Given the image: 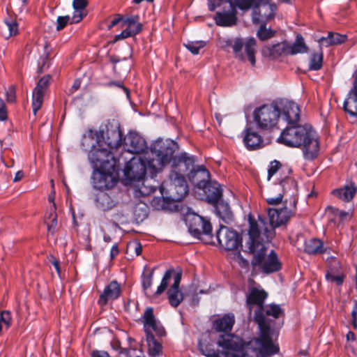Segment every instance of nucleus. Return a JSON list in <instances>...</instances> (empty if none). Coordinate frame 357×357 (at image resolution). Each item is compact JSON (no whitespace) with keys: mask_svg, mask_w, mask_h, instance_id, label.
I'll use <instances>...</instances> for the list:
<instances>
[{"mask_svg":"<svg viewBox=\"0 0 357 357\" xmlns=\"http://www.w3.org/2000/svg\"><path fill=\"white\" fill-rule=\"evenodd\" d=\"M323 53L321 50L319 52L313 53L311 55L309 69L310 70H319L322 67Z\"/></svg>","mask_w":357,"mask_h":357,"instance_id":"nucleus-44","label":"nucleus"},{"mask_svg":"<svg viewBox=\"0 0 357 357\" xmlns=\"http://www.w3.org/2000/svg\"><path fill=\"white\" fill-rule=\"evenodd\" d=\"M194 162L192 157L184 154L181 156L178 164V171L175 169L172 170L169 174V183H162L161 191L165 188H168L170 197L175 201H180L183 199L188 192V187L181 172H184L188 165H192Z\"/></svg>","mask_w":357,"mask_h":357,"instance_id":"nucleus-5","label":"nucleus"},{"mask_svg":"<svg viewBox=\"0 0 357 357\" xmlns=\"http://www.w3.org/2000/svg\"><path fill=\"white\" fill-rule=\"evenodd\" d=\"M105 143L112 149H117L122 144V132L119 126L107 128Z\"/></svg>","mask_w":357,"mask_h":357,"instance_id":"nucleus-32","label":"nucleus"},{"mask_svg":"<svg viewBox=\"0 0 357 357\" xmlns=\"http://www.w3.org/2000/svg\"><path fill=\"white\" fill-rule=\"evenodd\" d=\"M260 27L257 31V37L261 40H266L274 36L275 32L271 29H266V24H260Z\"/></svg>","mask_w":357,"mask_h":357,"instance_id":"nucleus-47","label":"nucleus"},{"mask_svg":"<svg viewBox=\"0 0 357 357\" xmlns=\"http://www.w3.org/2000/svg\"><path fill=\"white\" fill-rule=\"evenodd\" d=\"M216 344L219 347L222 349L220 352H241L244 349V346L247 344L243 343L242 340L238 337L229 333H222L219 335L217 338Z\"/></svg>","mask_w":357,"mask_h":357,"instance_id":"nucleus-17","label":"nucleus"},{"mask_svg":"<svg viewBox=\"0 0 357 357\" xmlns=\"http://www.w3.org/2000/svg\"><path fill=\"white\" fill-rule=\"evenodd\" d=\"M351 317L354 328L357 329V301H355V305L351 312Z\"/></svg>","mask_w":357,"mask_h":357,"instance_id":"nucleus-61","label":"nucleus"},{"mask_svg":"<svg viewBox=\"0 0 357 357\" xmlns=\"http://www.w3.org/2000/svg\"><path fill=\"white\" fill-rule=\"evenodd\" d=\"M86 12L85 10L82 9H74V13L72 16L71 23H78L79 22L84 16H86Z\"/></svg>","mask_w":357,"mask_h":357,"instance_id":"nucleus-53","label":"nucleus"},{"mask_svg":"<svg viewBox=\"0 0 357 357\" xmlns=\"http://www.w3.org/2000/svg\"><path fill=\"white\" fill-rule=\"evenodd\" d=\"M213 204L215 207L217 215L224 223L229 225L233 222L234 215L227 203L222 201H218L217 203Z\"/></svg>","mask_w":357,"mask_h":357,"instance_id":"nucleus-33","label":"nucleus"},{"mask_svg":"<svg viewBox=\"0 0 357 357\" xmlns=\"http://www.w3.org/2000/svg\"><path fill=\"white\" fill-rule=\"evenodd\" d=\"M280 169L284 174H290L291 172L290 167L288 166L282 167L279 161L275 160L271 162L268 169V180H270L271 178Z\"/></svg>","mask_w":357,"mask_h":357,"instance_id":"nucleus-41","label":"nucleus"},{"mask_svg":"<svg viewBox=\"0 0 357 357\" xmlns=\"http://www.w3.org/2000/svg\"><path fill=\"white\" fill-rule=\"evenodd\" d=\"M206 45L204 41L188 42L185 45V47L193 54H198L199 50Z\"/></svg>","mask_w":357,"mask_h":357,"instance_id":"nucleus-48","label":"nucleus"},{"mask_svg":"<svg viewBox=\"0 0 357 357\" xmlns=\"http://www.w3.org/2000/svg\"><path fill=\"white\" fill-rule=\"evenodd\" d=\"M231 45L235 56L241 61L245 59V56L242 50L244 47L248 61L252 66L255 65L257 41L254 38H249L245 41H243L242 38H236L231 42Z\"/></svg>","mask_w":357,"mask_h":357,"instance_id":"nucleus-15","label":"nucleus"},{"mask_svg":"<svg viewBox=\"0 0 357 357\" xmlns=\"http://www.w3.org/2000/svg\"><path fill=\"white\" fill-rule=\"evenodd\" d=\"M153 277V269L151 270L149 273L143 272L142 275V283L144 291H146L152 285V280Z\"/></svg>","mask_w":357,"mask_h":357,"instance_id":"nucleus-49","label":"nucleus"},{"mask_svg":"<svg viewBox=\"0 0 357 357\" xmlns=\"http://www.w3.org/2000/svg\"><path fill=\"white\" fill-rule=\"evenodd\" d=\"M87 3V0H73V6L74 9L85 10Z\"/></svg>","mask_w":357,"mask_h":357,"instance_id":"nucleus-56","label":"nucleus"},{"mask_svg":"<svg viewBox=\"0 0 357 357\" xmlns=\"http://www.w3.org/2000/svg\"><path fill=\"white\" fill-rule=\"evenodd\" d=\"M89 160L94 170L109 171L116 165V161L111 151L105 148L96 149L93 145L89 153Z\"/></svg>","mask_w":357,"mask_h":357,"instance_id":"nucleus-13","label":"nucleus"},{"mask_svg":"<svg viewBox=\"0 0 357 357\" xmlns=\"http://www.w3.org/2000/svg\"><path fill=\"white\" fill-rule=\"evenodd\" d=\"M16 91L14 85H10L6 90V100L8 102H15L16 98Z\"/></svg>","mask_w":357,"mask_h":357,"instance_id":"nucleus-54","label":"nucleus"},{"mask_svg":"<svg viewBox=\"0 0 357 357\" xmlns=\"http://www.w3.org/2000/svg\"><path fill=\"white\" fill-rule=\"evenodd\" d=\"M10 319V312H9L3 311L1 312V317H0L1 323L3 322L6 324L9 325Z\"/></svg>","mask_w":357,"mask_h":357,"instance_id":"nucleus-63","label":"nucleus"},{"mask_svg":"<svg viewBox=\"0 0 357 357\" xmlns=\"http://www.w3.org/2000/svg\"><path fill=\"white\" fill-rule=\"evenodd\" d=\"M45 223L49 232L53 234L57 227V215L56 213L55 204L52 205L45 215Z\"/></svg>","mask_w":357,"mask_h":357,"instance_id":"nucleus-37","label":"nucleus"},{"mask_svg":"<svg viewBox=\"0 0 357 357\" xmlns=\"http://www.w3.org/2000/svg\"><path fill=\"white\" fill-rule=\"evenodd\" d=\"M237 12L232 1H227L222 10L215 13L214 20L220 26H232L237 22Z\"/></svg>","mask_w":357,"mask_h":357,"instance_id":"nucleus-19","label":"nucleus"},{"mask_svg":"<svg viewBox=\"0 0 357 357\" xmlns=\"http://www.w3.org/2000/svg\"><path fill=\"white\" fill-rule=\"evenodd\" d=\"M114 167L109 170H93V185L100 190L110 189L117 183V179L112 175Z\"/></svg>","mask_w":357,"mask_h":357,"instance_id":"nucleus-18","label":"nucleus"},{"mask_svg":"<svg viewBox=\"0 0 357 357\" xmlns=\"http://www.w3.org/2000/svg\"><path fill=\"white\" fill-rule=\"evenodd\" d=\"M279 119L285 121L288 125L297 124L300 120V108L298 105L286 99L276 102Z\"/></svg>","mask_w":357,"mask_h":357,"instance_id":"nucleus-16","label":"nucleus"},{"mask_svg":"<svg viewBox=\"0 0 357 357\" xmlns=\"http://www.w3.org/2000/svg\"><path fill=\"white\" fill-rule=\"evenodd\" d=\"M50 75L43 77L33 91L32 109L34 114L40 109L43 102V96L50 82Z\"/></svg>","mask_w":357,"mask_h":357,"instance_id":"nucleus-21","label":"nucleus"},{"mask_svg":"<svg viewBox=\"0 0 357 357\" xmlns=\"http://www.w3.org/2000/svg\"><path fill=\"white\" fill-rule=\"evenodd\" d=\"M198 347L201 353L207 357H220L221 355V352L215 350L210 344L199 341Z\"/></svg>","mask_w":357,"mask_h":357,"instance_id":"nucleus-42","label":"nucleus"},{"mask_svg":"<svg viewBox=\"0 0 357 357\" xmlns=\"http://www.w3.org/2000/svg\"><path fill=\"white\" fill-rule=\"evenodd\" d=\"M235 319L233 314H225L222 317L213 321V328L217 332L229 333L234 324Z\"/></svg>","mask_w":357,"mask_h":357,"instance_id":"nucleus-30","label":"nucleus"},{"mask_svg":"<svg viewBox=\"0 0 357 357\" xmlns=\"http://www.w3.org/2000/svg\"><path fill=\"white\" fill-rule=\"evenodd\" d=\"M239 247H223L222 252L228 253V255L233 259H238L239 260V265L243 268H248L249 266V261L243 258L241 254Z\"/></svg>","mask_w":357,"mask_h":357,"instance_id":"nucleus-39","label":"nucleus"},{"mask_svg":"<svg viewBox=\"0 0 357 357\" xmlns=\"http://www.w3.org/2000/svg\"><path fill=\"white\" fill-rule=\"evenodd\" d=\"M283 195L282 194L280 193L277 197H268L266 199V202L270 205H278L282 201Z\"/></svg>","mask_w":357,"mask_h":357,"instance_id":"nucleus-57","label":"nucleus"},{"mask_svg":"<svg viewBox=\"0 0 357 357\" xmlns=\"http://www.w3.org/2000/svg\"><path fill=\"white\" fill-rule=\"evenodd\" d=\"M146 147L145 140L138 134L130 132L124 137V148L128 153H139Z\"/></svg>","mask_w":357,"mask_h":357,"instance_id":"nucleus-22","label":"nucleus"},{"mask_svg":"<svg viewBox=\"0 0 357 357\" xmlns=\"http://www.w3.org/2000/svg\"><path fill=\"white\" fill-rule=\"evenodd\" d=\"M356 192V185L354 183H351L342 188L334 190L333 195L344 202H349L353 199Z\"/></svg>","mask_w":357,"mask_h":357,"instance_id":"nucleus-34","label":"nucleus"},{"mask_svg":"<svg viewBox=\"0 0 357 357\" xmlns=\"http://www.w3.org/2000/svg\"><path fill=\"white\" fill-rule=\"evenodd\" d=\"M268 294L263 289L256 287L250 289L246 297V305L249 309V314H251L253 307H257L255 311L254 320L257 323L259 330V337L266 340H272L271 337V324L266 317L271 316L275 319L283 314L280 306L276 304L264 305Z\"/></svg>","mask_w":357,"mask_h":357,"instance_id":"nucleus-2","label":"nucleus"},{"mask_svg":"<svg viewBox=\"0 0 357 357\" xmlns=\"http://www.w3.org/2000/svg\"><path fill=\"white\" fill-rule=\"evenodd\" d=\"M276 9V5L273 0H257L252 10L253 23L266 24L274 18Z\"/></svg>","mask_w":357,"mask_h":357,"instance_id":"nucleus-14","label":"nucleus"},{"mask_svg":"<svg viewBox=\"0 0 357 357\" xmlns=\"http://www.w3.org/2000/svg\"><path fill=\"white\" fill-rule=\"evenodd\" d=\"M278 351V346L274 344L272 340H266L259 337L248 342L241 352H221L220 357H266Z\"/></svg>","mask_w":357,"mask_h":357,"instance_id":"nucleus-8","label":"nucleus"},{"mask_svg":"<svg viewBox=\"0 0 357 357\" xmlns=\"http://www.w3.org/2000/svg\"><path fill=\"white\" fill-rule=\"evenodd\" d=\"M123 27L126 29L121 33L116 36V40H123L129 37L138 34L142 30V24L139 22V17L138 15H131L124 18Z\"/></svg>","mask_w":357,"mask_h":357,"instance_id":"nucleus-20","label":"nucleus"},{"mask_svg":"<svg viewBox=\"0 0 357 357\" xmlns=\"http://www.w3.org/2000/svg\"><path fill=\"white\" fill-rule=\"evenodd\" d=\"M210 174L203 165L194 167L188 174L189 180L199 189L205 186L209 178Z\"/></svg>","mask_w":357,"mask_h":357,"instance_id":"nucleus-24","label":"nucleus"},{"mask_svg":"<svg viewBox=\"0 0 357 357\" xmlns=\"http://www.w3.org/2000/svg\"><path fill=\"white\" fill-rule=\"evenodd\" d=\"M50 66V52L47 46L45 47V50L43 56L38 61V70L40 73L43 72Z\"/></svg>","mask_w":357,"mask_h":357,"instance_id":"nucleus-46","label":"nucleus"},{"mask_svg":"<svg viewBox=\"0 0 357 357\" xmlns=\"http://www.w3.org/2000/svg\"><path fill=\"white\" fill-rule=\"evenodd\" d=\"M326 211L328 215H333L334 221L344 222L350 220L353 215L351 209L348 211H343L333 206H328Z\"/></svg>","mask_w":357,"mask_h":357,"instance_id":"nucleus-38","label":"nucleus"},{"mask_svg":"<svg viewBox=\"0 0 357 357\" xmlns=\"http://www.w3.org/2000/svg\"><path fill=\"white\" fill-rule=\"evenodd\" d=\"M288 53L291 55L306 53L308 47L305 43L304 38L301 34L296 36L294 43L291 45L288 44Z\"/></svg>","mask_w":357,"mask_h":357,"instance_id":"nucleus-36","label":"nucleus"},{"mask_svg":"<svg viewBox=\"0 0 357 357\" xmlns=\"http://www.w3.org/2000/svg\"><path fill=\"white\" fill-rule=\"evenodd\" d=\"M244 132L243 142L248 149L254 150L262 146L263 139L257 132L251 128H247Z\"/></svg>","mask_w":357,"mask_h":357,"instance_id":"nucleus-29","label":"nucleus"},{"mask_svg":"<svg viewBox=\"0 0 357 357\" xmlns=\"http://www.w3.org/2000/svg\"><path fill=\"white\" fill-rule=\"evenodd\" d=\"M91 357H110L109 354L105 351L102 350H93L91 353Z\"/></svg>","mask_w":357,"mask_h":357,"instance_id":"nucleus-62","label":"nucleus"},{"mask_svg":"<svg viewBox=\"0 0 357 357\" xmlns=\"http://www.w3.org/2000/svg\"><path fill=\"white\" fill-rule=\"evenodd\" d=\"M190 234L195 238L203 240L204 237L211 236L212 225L210 221L199 215L188 213L185 218Z\"/></svg>","mask_w":357,"mask_h":357,"instance_id":"nucleus-12","label":"nucleus"},{"mask_svg":"<svg viewBox=\"0 0 357 357\" xmlns=\"http://www.w3.org/2000/svg\"><path fill=\"white\" fill-rule=\"evenodd\" d=\"M109 86H116L117 87L121 88L126 93L127 95L129 93L128 89L125 87L121 82H111L108 84Z\"/></svg>","mask_w":357,"mask_h":357,"instance_id":"nucleus-64","label":"nucleus"},{"mask_svg":"<svg viewBox=\"0 0 357 357\" xmlns=\"http://www.w3.org/2000/svg\"><path fill=\"white\" fill-rule=\"evenodd\" d=\"M296 202H294L291 208L284 206L280 208H269L267 209L270 225H266L264 220H261L263 224V227H259L260 238H261V245H264L271 241L275 236V228L287 225L296 213Z\"/></svg>","mask_w":357,"mask_h":357,"instance_id":"nucleus-4","label":"nucleus"},{"mask_svg":"<svg viewBox=\"0 0 357 357\" xmlns=\"http://www.w3.org/2000/svg\"><path fill=\"white\" fill-rule=\"evenodd\" d=\"M259 225L252 220H250V227L248 231H242L241 234L227 226L220 225L216 231L215 238L220 245H243L244 242L246 245H261Z\"/></svg>","mask_w":357,"mask_h":357,"instance_id":"nucleus-3","label":"nucleus"},{"mask_svg":"<svg viewBox=\"0 0 357 357\" xmlns=\"http://www.w3.org/2000/svg\"><path fill=\"white\" fill-rule=\"evenodd\" d=\"M149 161V158L146 155L133 156L124 167V174L126 178L130 181H139L144 178L146 174H149L153 177L158 172L152 171Z\"/></svg>","mask_w":357,"mask_h":357,"instance_id":"nucleus-10","label":"nucleus"},{"mask_svg":"<svg viewBox=\"0 0 357 357\" xmlns=\"http://www.w3.org/2000/svg\"><path fill=\"white\" fill-rule=\"evenodd\" d=\"M120 294V284L116 281H112L105 287L104 291L100 294L98 303L105 305L109 300L116 299Z\"/></svg>","mask_w":357,"mask_h":357,"instance_id":"nucleus-27","label":"nucleus"},{"mask_svg":"<svg viewBox=\"0 0 357 357\" xmlns=\"http://www.w3.org/2000/svg\"><path fill=\"white\" fill-rule=\"evenodd\" d=\"M298 254L303 257V254L308 255H322L328 251L326 247H300L298 248Z\"/></svg>","mask_w":357,"mask_h":357,"instance_id":"nucleus-43","label":"nucleus"},{"mask_svg":"<svg viewBox=\"0 0 357 357\" xmlns=\"http://www.w3.org/2000/svg\"><path fill=\"white\" fill-rule=\"evenodd\" d=\"M208 203L215 204L221 198L222 191L220 185L216 181H208L203 188H202Z\"/></svg>","mask_w":357,"mask_h":357,"instance_id":"nucleus-28","label":"nucleus"},{"mask_svg":"<svg viewBox=\"0 0 357 357\" xmlns=\"http://www.w3.org/2000/svg\"><path fill=\"white\" fill-rule=\"evenodd\" d=\"M177 149V144L172 139L155 140L151 146V153L148 156L152 171H162L171 162Z\"/></svg>","mask_w":357,"mask_h":357,"instance_id":"nucleus-6","label":"nucleus"},{"mask_svg":"<svg viewBox=\"0 0 357 357\" xmlns=\"http://www.w3.org/2000/svg\"><path fill=\"white\" fill-rule=\"evenodd\" d=\"M5 29L8 31V37L16 35L17 33V24L15 20H4Z\"/></svg>","mask_w":357,"mask_h":357,"instance_id":"nucleus-51","label":"nucleus"},{"mask_svg":"<svg viewBox=\"0 0 357 357\" xmlns=\"http://www.w3.org/2000/svg\"><path fill=\"white\" fill-rule=\"evenodd\" d=\"M278 142L289 147L300 148L306 160H313L320 146L317 132L307 125H289L281 132Z\"/></svg>","mask_w":357,"mask_h":357,"instance_id":"nucleus-1","label":"nucleus"},{"mask_svg":"<svg viewBox=\"0 0 357 357\" xmlns=\"http://www.w3.org/2000/svg\"><path fill=\"white\" fill-rule=\"evenodd\" d=\"M98 206L103 211L109 210L114 206V203L109 195L104 192H100L96 197Z\"/></svg>","mask_w":357,"mask_h":357,"instance_id":"nucleus-40","label":"nucleus"},{"mask_svg":"<svg viewBox=\"0 0 357 357\" xmlns=\"http://www.w3.org/2000/svg\"><path fill=\"white\" fill-rule=\"evenodd\" d=\"M173 273H174L173 269H169L165 272V273L162 279V281L160 282V284L158 287L157 291L155 292L156 296H159L161 294H162L165 291V289L167 288L168 284H169V281L170 278H172Z\"/></svg>","mask_w":357,"mask_h":357,"instance_id":"nucleus-45","label":"nucleus"},{"mask_svg":"<svg viewBox=\"0 0 357 357\" xmlns=\"http://www.w3.org/2000/svg\"><path fill=\"white\" fill-rule=\"evenodd\" d=\"M227 1H232L231 0H208V7L210 11H214L217 8L226 5Z\"/></svg>","mask_w":357,"mask_h":357,"instance_id":"nucleus-52","label":"nucleus"},{"mask_svg":"<svg viewBox=\"0 0 357 357\" xmlns=\"http://www.w3.org/2000/svg\"><path fill=\"white\" fill-rule=\"evenodd\" d=\"M344 110L351 116H357V70L355 72L353 88L344 102Z\"/></svg>","mask_w":357,"mask_h":357,"instance_id":"nucleus-26","label":"nucleus"},{"mask_svg":"<svg viewBox=\"0 0 357 357\" xmlns=\"http://www.w3.org/2000/svg\"><path fill=\"white\" fill-rule=\"evenodd\" d=\"M143 323L148 354L151 357L159 356L162 354V347L161 343L155 338L152 332H155L158 337L165 336L166 333L163 326L155 319L153 308L146 309L143 316Z\"/></svg>","mask_w":357,"mask_h":357,"instance_id":"nucleus-7","label":"nucleus"},{"mask_svg":"<svg viewBox=\"0 0 357 357\" xmlns=\"http://www.w3.org/2000/svg\"><path fill=\"white\" fill-rule=\"evenodd\" d=\"M70 17L68 15L59 16L56 20V30L60 31L63 29L70 22Z\"/></svg>","mask_w":357,"mask_h":357,"instance_id":"nucleus-55","label":"nucleus"},{"mask_svg":"<svg viewBox=\"0 0 357 357\" xmlns=\"http://www.w3.org/2000/svg\"><path fill=\"white\" fill-rule=\"evenodd\" d=\"M255 0H234L235 8L237 7L242 10H248L254 5Z\"/></svg>","mask_w":357,"mask_h":357,"instance_id":"nucleus-50","label":"nucleus"},{"mask_svg":"<svg viewBox=\"0 0 357 357\" xmlns=\"http://www.w3.org/2000/svg\"><path fill=\"white\" fill-rule=\"evenodd\" d=\"M326 261L328 266V270L326 274V280L335 282L337 285L342 284L344 281V276L339 273L340 262L334 257H328L326 259Z\"/></svg>","mask_w":357,"mask_h":357,"instance_id":"nucleus-23","label":"nucleus"},{"mask_svg":"<svg viewBox=\"0 0 357 357\" xmlns=\"http://www.w3.org/2000/svg\"><path fill=\"white\" fill-rule=\"evenodd\" d=\"M287 48L288 44L283 42L264 47L262 53L264 55L275 59L283 55L289 54Z\"/></svg>","mask_w":357,"mask_h":357,"instance_id":"nucleus-31","label":"nucleus"},{"mask_svg":"<svg viewBox=\"0 0 357 357\" xmlns=\"http://www.w3.org/2000/svg\"><path fill=\"white\" fill-rule=\"evenodd\" d=\"M243 251L252 255V267L261 268L262 272L266 274L278 272L282 268V264L277 254L271 250L268 255L266 247H247V249Z\"/></svg>","mask_w":357,"mask_h":357,"instance_id":"nucleus-9","label":"nucleus"},{"mask_svg":"<svg viewBox=\"0 0 357 357\" xmlns=\"http://www.w3.org/2000/svg\"><path fill=\"white\" fill-rule=\"evenodd\" d=\"M123 20L124 18H123L121 15H116V17L111 21L110 24L108 25V29H111L112 27L117 25L121 22L122 24Z\"/></svg>","mask_w":357,"mask_h":357,"instance_id":"nucleus-60","label":"nucleus"},{"mask_svg":"<svg viewBox=\"0 0 357 357\" xmlns=\"http://www.w3.org/2000/svg\"><path fill=\"white\" fill-rule=\"evenodd\" d=\"M253 119L259 129L273 130L277 127L279 121L276 102L274 105H264L255 109Z\"/></svg>","mask_w":357,"mask_h":357,"instance_id":"nucleus-11","label":"nucleus"},{"mask_svg":"<svg viewBox=\"0 0 357 357\" xmlns=\"http://www.w3.org/2000/svg\"><path fill=\"white\" fill-rule=\"evenodd\" d=\"M151 204L158 210L162 209L163 208L164 199L161 198H154L151 202Z\"/></svg>","mask_w":357,"mask_h":357,"instance_id":"nucleus-59","label":"nucleus"},{"mask_svg":"<svg viewBox=\"0 0 357 357\" xmlns=\"http://www.w3.org/2000/svg\"><path fill=\"white\" fill-rule=\"evenodd\" d=\"M181 273H178L174 278V283L167 291L168 300L172 307H176L183 300V294L179 289Z\"/></svg>","mask_w":357,"mask_h":357,"instance_id":"nucleus-25","label":"nucleus"},{"mask_svg":"<svg viewBox=\"0 0 357 357\" xmlns=\"http://www.w3.org/2000/svg\"><path fill=\"white\" fill-rule=\"evenodd\" d=\"M347 40L346 35L337 33H329L327 37H322L319 40L320 46L328 47L343 43Z\"/></svg>","mask_w":357,"mask_h":357,"instance_id":"nucleus-35","label":"nucleus"},{"mask_svg":"<svg viewBox=\"0 0 357 357\" xmlns=\"http://www.w3.org/2000/svg\"><path fill=\"white\" fill-rule=\"evenodd\" d=\"M8 118L7 110L3 100H0V121H6Z\"/></svg>","mask_w":357,"mask_h":357,"instance_id":"nucleus-58","label":"nucleus"}]
</instances>
